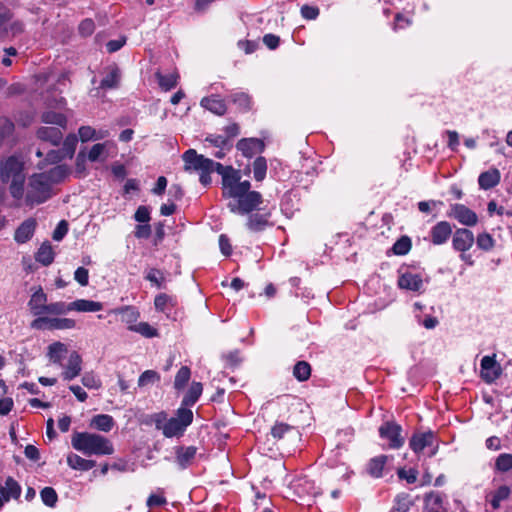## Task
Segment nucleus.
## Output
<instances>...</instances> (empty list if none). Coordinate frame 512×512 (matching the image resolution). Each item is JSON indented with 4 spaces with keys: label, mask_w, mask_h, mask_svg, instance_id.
<instances>
[{
    "label": "nucleus",
    "mask_w": 512,
    "mask_h": 512,
    "mask_svg": "<svg viewBox=\"0 0 512 512\" xmlns=\"http://www.w3.org/2000/svg\"><path fill=\"white\" fill-rule=\"evenodd\" d=\"M134 234L137 238L147 239L151 235V226L148 223L137 225Z\"/></svg>",
    "instance_id": "nucleus-63"
},
{
    "label": "nucleus",
    "mask_w": 512,
    "mask_h": 512,
    "mask_svg": "<svg viewBox=\"0 0 512 512\" xmlns=\"http://www.w3.org/2000/svg\"><path fill=\"white\" fill-rule=\"evenodd\" d=\"M434 440L435 436L432 432L420 433L411 438L409 445L414 452L419 453L426 447L433 446Z\"/></svg>",
    "instance_id": "nucleus-18"
},
{
    "label": "nucleus",
    "mask_w": 512,
    "mask_h": 512,
    "mask_svg": "<svg viewBox=\"0 0 512 512\" xmlns=\"http://www.w3.org/2000/svg\"><path fill=\"white\" fill-rule=\"evenodd\" d=\"M47 304V295L44 293L42 288H38L35 291L30 300L28 301V307L34 316L45 317V309Z\"/></svg>",
    "instance_id": "nucleus-14"
},
{
    "label": "nucleus",
    "mask_w": 512,
    "mask_h": 512,
    "mask_svg": "<svg viewBox=\"0 0 512 512\" xmlns=\"http://www.w3.org/2000/svg\"><path fill=\"white\" fill-rule=\"evenodd\" d=\"M160 379L158 373L153 370H146L143 372L138 379V386L145 387L148 384L155 383Z\"/></svg>",
    "instance_id": "nucleus-49"
},
{
    "label": "nucleus",
    "mask_w": 512,
    "mask_h": 512,
    "mask_svg": "<svg viewBox=\"0 0 512 512\" xmlns=\"http://www.w3.org/2000/svg\"><path fill=\"white\" fill-rule=\"evenodd\" d=\"M70 311L69 304L64 302H54L46 304L45 314L62 315Z\"/></svg>",
    "instance_id": "nucleus-47"
},
{
    "label": "nucleus",
    "mask_w": 512,
    "mask_h": 512,
    "mask_svg": "<svg viewBox=\"0 0 512 512\" xmlns=\"http://www.w3.org/2000/svg\"><path fill=\"white\" fill-rule=\"evenodd\" d=\"M95 30V24L91 19H85L79 24V32L83 36H90Z\"/></svg>",
    "instance_id": "nucleus-58"
},
{
    "label": "nucleus",
    "mask_w": 512,
    "mask_h": 512,
    "mask_svg": "<svg viewBox=\"0 0 512 512\" xmlns=\"http://www.w3.org/2000/svg\"><path fill=\"white\" fill-rule=\"evenodd\" d=\"M201 106L218 116L224 115L227 110L224 100L215 95L204 97L201 100Z\"/></svg>",
    "instance_id": "nucleus-19"
},
{
    "label": "nucleus",
    "mask_w": 512,
    "mask_h": 512,
    "mask_svg": "<svg viewBox=\"0 0 512 512\" xmlns=\"http://www.w3.org/2000/svg\"><path fill=\"white\" fill-rule=\"evenodd\" d=\"M473 233L466 228H459L453 236V246L456 250L465 252L469 250L474 243Z\"/></svg>",
    "instance_id": "nucleus-12"
},
{
    "label": "nucleus",
    "mask_w": 512,
    "mask_h": 512,
    "mask_svg": "<svg viewBox=\"0 0 512 512\" xmlns=\"http://www.w3.org/2000/svg\"><path fill=\"white\" fill-rule=\"evenodd\" d=\"M105 151V144L98 143L92 146L88 153V159L92 162L100 159L101 155Z\"/></svg>",
    "instance_id": "nucleus-57"
},
{
    "label": "nucleus",
    "mask_w": 512,
    "mask_h": 512,
    "mask_svg": "<svg viewBox=\"0 0 512 512\" xmlns=\"http://www.w3.org/2000/svg\"><path fill=\"white\" fill-rule=\"evenodd\" d=\"M295 434L298 436L296 429L286 423H276L271 429V435L276 440H281L285 435Z\"/></svg>",
    "instance_id": "nucleus-36"
},
{
    "label": "nucleus",
    "mask_w": 512,
    "mask_h": 512,
    "mask_svg": "<svg viewBox=\"0 0 512 512\" xmlns=\"http://www.w3.org/2000/svg\"><path fill=\"white\" fill-rule=\"evenodd\" d=\"M301 15L305 19L313 20L319 15V9L315 6L304 5L301 8Z\"/></svg>",
    "instance_id": "nucleus-61"
},
{
    "label": "nucleus",
    "mask_w": 512,
    "mask_h": 512,
    "mask_svg": "<svg viewBox=\"0 0 512 512\" xmlns=\"http://www.w3.org/2000/svg\"><path fill=\"white\" fill-rule=\"evenodd\" d=\"M73 448L85 455H111L114 447L106 437L88 432H75L71 439Z\"/></svg>",
    "instance_id": "nucleus-2"
},
{
    "label": "nucleus",
    "mask_w": 512,
    "mask_h": 512,
    "mask_svg": "<svg viewBox=\"0 0 512 512\" xmlns=\"http://www.w3.org/2000/svg\"><path fill=\"white\" fill-rule=\"evenodd\" d=\"M216 172L222 176L223 197L232 198L234 195H241L251 188L249 181H240V175L232 166L217 164Z\"/></svg>",
    "instance_id": "nucleus-3"
},
{
    "label": "nucleus",
    "mask_w": 512,
    "mask_h": 512,
    "mask_svg": "<svg viewBox=\"0 0 512 512\" xmlns=\"http://www.w3.org/2000/svg\"><path fill=\"white\" fill-rule=\"evenodd\" d=\"M79 136L82 142L95 139L96 131L90 126H82L79 128Z\"/></svg>",
    "instance_id": "nucleus-60"
},
{
    "label": "nucleus",
    "mask_w": 512,
    "mask_h": 512,
    "mask_svg": "<svg viewBox=\"0 0 512 512\" xmlns=\"http://www.w3.org/2000/svg\"><path fill=\"white\" fill-rule=\"evenodd\" d=\"M411 505L408 496L399 495L396 498V510L400 512H407Z\"/></svg>",
    "instance_id": "nucleus-64"
},
{
    "label": "nucleus",
    "mask_w": 512,
    "mask_h": 512,
    "mask_svg": "<svg viewBox=\"0 0 512 512\" xmlns=\"http://www.w3.org/2000/svg\"><path fill=\"white\" fill-rule=\"evenodd\" d=\"M156 77L158 79V83L162 89L165 91L171 90L177 85L178 75L177 74H169V75H162L161 73L157 72Z\"/></svg>",
    "instance_id": "nucleus-42"
},
{
    "label": "nucleus",
    "mask_w": 512,
    "mask_h": 512,
    "mask_svg": "<svg viewBox=\"0 0 512 512\" xmlns=\"http://www.w3.org/2000/svg\"><path fill=\"white\" fill-rule=\"evenodd\" d=\"M36 227V221L34 219L25 220L15 231L14 239L18 243H25L28 241Z\"/></svg>",
    "instance_id": "nucleus-20"
},
{
    "label": "nucleus",
    "mask_w": 512,
    "mask_h": 512,
    "mask_svg": "<svg viewBox=\"0 0 512 512\" xmlns=\"http://www.w3.org/2000/svg\"><path fill=\"white\" fill-rule=\"evenodd\" d=\"M68 232V223L65 220H62L58 223L57 227L53 231V239L55 241H60Z\"/></svg>",
    "instance_id": "nucleus-56"
},
{
    "label": "nucleus",
    "mask_w": 512,
    "mask_h": 512,
    "mask_svg": "<svg viewBox=\"0 0 512 512\" xmlns=\"http://www.w3.org/2000/svg\"><path fill=\"white\" fill-rule=\"evenodd\" d=\"M176 304V299L168 294L161 293L157 295L154 299V306L157 311L167 312L169 308L174 307Z\"/></svg>",
    "instance_id": "nucleus-34"
},
{
    "label": "nucleus",
    "mask_w": 512,
    "mask_h": 512,
    "mask_svg": "<svg viewBox=\"0 0 512 512\" xmlns=\"http://www.w3.org/2000/svg\"><path fill=\"white\" fill-rule=\"evenodd\" d=\"M152 421L154 422L156 429L162 430L164 433L165 422L168 421L166 412H159L151 416Z\"/></svg>",
    "instance_id": "nucleus-62"
},
{
    "label": "nucleus",
    "mask_w": 512,
    "mask_h": 512,
    "mask_svg": "<svg viewBox=\"0 0 512 512\" xmlns=\"http://www.w3.org/2000/svg\"><path fill=\"white\" fill-rule=\"evenodd\" d=\"M269 213H254L249 216L247 226L252 231L262 230L268 223Z\"/></svg>",
    "instance_id": "nucleus-35"
},
{
    "label": "nucleus",
    "mask_w": 512,
    "mask_h": 512,
    "mask_svg": "<svg viewBox=\"0 0 512 512\" xmlns=\"http://www.w3.org/2000/svg\"><path fill=\"white\" fill-rule=\"evenodd\" d=\"M37 136L39 139L56 146L61 142L63 134L58 127H41L37 131Z\"/></svg>",
    "instance_id": "nucleus-23"
},
{
    "label": "nucleus",
    "mask_w": 512,
    "mask_h": 512,
    "mask_svg": "<svg viewBox=\"0 0 512 512\" xmlns=\"http://www.w3.org/2000/svg\"><path fill=\"white\" fill-rule=\"evenodd\" d=\"M76 325L75 321L70 318H56V317H38L34 319L30 326L36 330H65L72 329Z\"/></svg>",
    "instance_id": "nucleus-8"
},
{
    "label": "nucleus",
    "mask_w": 512,
    "mask_h": 512,
    "mask_svg": "<svg viewBox=\"0 0 512 512\" xmlns=\"http://www.w3.org/2000/svg\"><path fill=\"white\" fill-rule=\"evenodd\" d=\"M236 147L245 157L250 158L263 151L264 143L258 138H243L237 142Z\"/></svg>",
    "instance_id": "nucleus-13"
},
{
    "label": "nucleus",
    "mask_w": 512,
    "mask_h": 512,
    "mask_svg": "<svg viewBox=\"0 0 512 512\" xmlns=\"http://www.w3.org/2000/svg\"><path fill=\"white\" fill-rule=\"evenodd\" d=\"M129 329L131 331L140 333L141 335L151 338L158 335L157 330L149 325L147 322H141L139 324L130 325Z\"/></svg>",
    "instance_id": "nucleus-46"
},
{
    "label": "nucleus",
    "mask_w": 512,
    "mask_h": 512,
    "mask_svg": "<svg viewBox=\"0 0 512 512\" xmlns=\"http://www.w3.org/2000/svg\"><path fill=\"white\" fill-rule=\"evenodd\" d=\"M480 367L481 378L486 383H492L501 376L502 369L501 366L496 362L495 355L484 356L481 359Z\"/></svg>",
    "instance_id": "nucleus-10"
},
{
    "label": "nucleus",
    "mask_w": 512,
    "mask_h": 512,
    "mask_svg": "<svg viewBox=\"0 0 512 512\" xmlns=\"http://www.w3.org/2000/svg\"><path fill=\"white\" fill-rule=\"evenodd\" d=\"M26 174L24 162L16 157L9 156L0 161V182L9 184V191L15 199L22 198Z\"/></svg>",
    "instance_id": "nucleus-1"
},
{
    "label": "nucleus",
    "mask_w": 512,
    "mask_h": 512,
    "mask_svg": "<svg viewBox=\"0 0 512 512\" xmlns=\"http://www.w3.org/2000/svg\"><path fill=\"white\" fill-rule=\"evenodd\" d=\"M193 421V412L185 407L177 409L174 417L165 422L164 436L167 438L182 436Z\"/></svg>",
    "instance_id": "nucleus-5"
},
{
    "label": "nucleus",
    "mask_w": 512,
    "mask_h": 512,
    "mask_svg": "<svg viewBox=\"0 0 512 512\" xmlns=\"http://www.w3.org/2000/svg\"><path fill=\"white\" fill-rule=\"evenodd\" d=\"M145 279L158 289L166 288V277L164 273L156 268H151L146 272Z\"/></svg>",
    "instance_id": "nucleus-33"
},
{
    "label": "nucleus",
    "mask_w": 512,
    "mask_h": 512,
    "mask_svg": "<svg viewBox=\"0 0 512 512\" xmlns=\"http://www.w3.org/2000/svg\"><path fill=\"white\" fill-rule=\"evenodd\" d=\"M67 170L64 166H56L51 169L46 175L49 177V183L59 182L63 177H65Z\"/></svg>",
    "instance_id": "nucleus-52"
},
{
    "label": "nucleus",
    "mask_w": 512,
    "mask_h": 512,
    "mask_svg": "<svg viewBox=\"0 0 512 512\" xmlns=\"http://www.w3.org/2000/svg\"><path fill=\"white\" fill-rule=\"evenodd\" d=\"M66 353L67 347L61 342H54L48 347V357L53 363L61 365V361Z\"/></svg>",
    "instance_id": "nucleus-32"
},
{
    "label": "nucleus",
    "mask_w": 512,
    "mask_h": 512,
    "mask_svg": "<svg viewBox=\"0 0 512 512\" xmlns=\"http://www.w3.org/2000/svg\"><path fill=\"white\" fill-rule=\"evenodd\" d=\"M81 363V356L76 351L71 352L62 373L64 380L70 381L77 377L81 372Z\"/></svg>",
    "instance_id": "nucleus-15"
},
{
    "label": "nucleus",
    "mask_w": 512,
    "mask_h": 512,
    "mask_svg": "<svg viewBox=\"0 0 512 512\" xmlns=\"http://www.w3.org/2000/svg\"><path fill=\"white\" fill-rule=\"evenodd\" d=\"M190 376V369L187 366H182L175 376L174 388L177 390L183 389L188 383Z\"/></svg>",
    "instance_id": "nucleus-40"
},
{
    "label": "nucleus",
    "mask_w": 512,
    "mask_h": 512,
    "mask_svg": "<svg viewBox=\"0 0 512 512\" xmlns=\"http://www.w3.org/2000/svg\"><path fill=\"white\" fill-rule=\"evenodd\" d=\"M81 382L88 389H99L101 387L100 379L93 372H86L82 376Z\"/></svg>",
    "instance_id": "nucleus-50"
},
{
    "label": "nucleus",
    "mask_w": 512,
    "mask_h": 512,
    "mask_svg": "<svg viewBox=\"0 0 512 512\" xmlns=\"http://www.w3.org/2000/svg\"><path fill=\"white\" fill-rule=\"evenodd\" d=\"M476 245L479 249L483 251H490L495 246V240L491 234L483 232L478 234L476 238Z\"/></svg>",
    "instance_id": "nucleus-41"
},
{
    "label": "nucleus",
    "mask_w": 512,
    "mask_h": 512,
    "mask_svg": "<svg viewBox=\"0 0 512 512\" xmlns=\"http://www.w3.org/2000/svg\"><path fill=\"white\" fill-rule=\"evenodd\" d=\"M438 206L443 207V202L437 201H421L418 203V209L423 213H428L430 211H436Z\"/></svg>",
    "instance_id": "nucleus-54"
},
{
    "label": "nucleus",
    "mask_w": 512,
    "mask_h": 512,
    "mask_svg": "<svg viewBox=\"0 0 512 512\" xmlns=\"http://www.w3.org/2000/svg\"><path fill=\"white\" fill-rule=\"evenodd\" d=\"M196 451L197 449L194 446L177 448L176 459L179 466L181 468H185L190 465L192 460L195 458Z\"/></svg>",
    "instance_id": "nucleus-25"
},
{
    "label": "nucleus",
    "mask_w": 512,
    "mask_h": 512,
    "mask_svg": "<svg viewBox=\"0 0 512 512\" xmlns=\"http://www.w3.org/2000/svg\"><path fill=\"white\" fill-rule=\"evenodd\" d=\"M67 464L72 469L88 471L95 466L96 462L94 460L84 459L77 454H69Z\"/></svg>",
    "instance_id": "nucleus-26"
},
{
    "label": "nucleus",
    "mask_w": 512,
    "mask_h": 512,
    "mask_svg": "<svg viewBox=\"0 0 512 512\" xmlns=\"http://www.w3.org/2000/svg\"><path fill=\"white\" fill-rule=\"evenodd\" d=\"M495 469L500 472H508L512 469V454L502 453L495 461Z\"/></svg>",
    "instance_id": "nucleus-45"
},
{
    "label": "nucleus",
    "mask_w": 512,
    "mask_h": 512,
    "mask_svg": "<svg viewBox=\"0 0 512 512\" xmlns=\"http://www.w3.org/2000/svg\"><path fill=\"white\" fill-rule=\"evenodd\" d=\"M105 73L100 88L104 90L117 88L121 79L120 69L116 65H111L105 69Z\"/></svg>",
    "instance_id": "nucleus-17"
},
{
    "label": "nucleus",
    "mask_w": 512,
    "mask_h": 512,
    "mask_svg": "<svg viewBox=\"0 0 512 512\" xmlns=\"http://www.w3.org/2000/svg\"><path fill=\"white\" fill-rule=\"evenodd\" d=\"M411 248V241L408 237H402L393 245V251L397 255H405Z\"/></svg>",
    "instance_id": "nucleus-51"
},
{
    "label": "nucleus",
    "mask_w": 512,
    "mask_h": 512,
    "mask_svg": "<svg viewBox=\"0 0 512 512\" xmlns=\"http://www.w3.org/2000/svg\"><path fill=\"white\" fill-rule=\"evenodd\" d=\"M511 493V490L508 486L502 485L500 486L492 495L490 500L491 506L493 509H498L502 501L506 500Z\"/></svg>",
    "instance_id": "nucleus-38"
},
{
    "label": "nucleus",
    "mask_w": 512,
    "mask_h": 512,
    "mask_svg": "<svg viewBox=\"0 0 512 512\" xmlns=\"http://www.w3.org/2000/svg\"><path fill=\"white\" fill-rule=\"evenodd\" d=\"M398 285L402 289L420 291L423 286L422 278L412 273L402 274L398 279Z\"/></svg>",
    "instance_id": "nucleus-21"
},
{
    "label": "nucleus",
    "mask_w": 512,
    "mask_h": 512,
    "mask_svg": "<svg viewBox=\"0 0 512 512\" xmlns=\"http://www.w3.org/2000/svg\"><path fill=\"white\" fill-rule=\"evenodd\" d=\"M267 162L264 157H257L253 162V174L257 181H262L266 176Z\"/></svg>",
    "instance_id": "nucleus-44"
},
{
    "label": "nucleus",
    "mask_w": 512,
    "mask_h": 512,
    "mask_svg": "<svg viewBox=\"0 0 512 512\" xmlns=\"http://www.w3.org/2000/svg\"><path fill=\"white\" fill-rule=\"evenodd\" d=\"M122 319L124 322H126L127 324L130 325H133V323L138 319L139 317V313L134 309V308H131V307H126L124 308L122 311Z\"/></svg>",
    "instance_id": "nucleus-53"
},
{
    "label": "nucleus",
    "mask_w": 512,
    "mask_h": 512,
    "mask_svg": "<svg viewBox=\"0 0 512 512\" xmlns=\"http://www.w3.org/2000/svg\"><path fill=\"white\" fill-rule=\"evenodd\" d=\"M230 98L242 111H248L251 108V98L244 92L232 94Z\"/></svg>",
    "instance_id": "nucleus-43"
},
{
    "label": "nucleus",
    "mask_w": 512,
    "mask_h": 512,
    "mask_svg": "<svg viewBox=\"0 0 512 512\" xmlns=\"http://www.w3.org/2000/svg\"><path fill=\"white\" fill-rule=\"evenodd\" d=\"M115 425L112 416L108 414H99L94 416L90 421V427L103 432H109Z\"/></svg>",
    "instance_id": "nucleus-24"
},
{
    "label": "nucleus",
    "mask_w": 512,
    "mask_h": 512,
    "mask_svg": "<svg viewBox=\"0 0 512 512\" xmlns=\"http://www.w3.org/2000/svg\"><path fill=\"white\" fill-rule=\"evenodd\" d=\"M74 279L81 285V286H87L88 285V279L89 274L88 270L84 267H79L74 273Z\"/></svg>",
    "instance_id": "nucleus-59"
},
{
    "label": "nucleus",
    "mask_w": 512,
    "mask_h": 512,
    "mask_svg": "<svg viewBox=\"0 0 512 512\" xmlns=\"http://www.w3.org/2000/svg\"><path fill=\"white\" fill-rule=\"evenodd\" d=\"M387 460L388 457L385 455H380L375 458H372L367 466L368 473L375 478L381 477Z\"/></svg>",
    "instance_id": "nucleus-30"
},
{
    "label": "nucleus",
    "mask_w": 512,
    "mask_h": 512,
    "mask_svg": "<svg viewBox=\"0 0 512 512\" xmlns=\"http://www.w3.org/2000/svg\"><path fill=\"white\" fill-rule=\"evenodd\" d=\"M203 386L200 382H192L189 390L187 391L186 395L184 396L182 400V406L181 407H189L193 406L200 395L202 394Z\"/></svg>",
    "instance_id": "nucleus-27"
},
{
    "label": "nucleus",
    "mask_w": 512,
    "mask_h": 512,
    "mask_svg": "<svg viewBox=\"0 0 512 512\" xmlns=\"http://www.w3.org/2000/svg\"><path fill=\"white\" fill-rule=\"evenodd\" d=\"M184 169L186 171H196L199 174L204 171H216L217 162L197 154L194 149L187 150L183 156Z\"/></svg>",
    "instance_id": "nucleus-7"
},
{
    "label": "nucleus",
    "mask_w": 512,
    "mask_h": 512,
    "mask_svg": "<svg viewBox=\"0 0 512 512\" xmlns=\"http://www.w3.org/2000/svg\"><path fill=\"white\" fill-rule=\"evenodd\" d=\"M41 119L46 124H55L60 127L66 126V117L61 114L54 111H46L42 114Z\"/></svg>",
    "instance_id": "nucleus-37"
},
{
    "label": "nucleus",
    "mask_w": 512,
    "mask_h": 512,
    "mask_svg": "<svg viewBox=\"0 0 512 512\" xmlns=\"http://www.w3.org/2000/svg\"><path fill=\"white\" fill-rule=\"evenodd\" d=\"M40 495L43 503L49 507H54L58 500L57 493L52 487H45Z\"/></svg>",
    "instance_id": "nucleus-48"
},
{
    "label": "nucleus",
    "mask_w": 512,
    "mask_h": 512,
    "mask_svg": "<svg viewBox=\"0 0 512 512\" xmlns=\"http://www.w3.org/2000/svg\"><path fill=\"white\" fill-rule=\"evenodd\" d=\"M402 428L396 423L386 422L379 428L380 436L389 441L391 448H400L404 444V437L401 436Z\"/></svg>",
    "instance_id": "nucleus-9"
},
{
    "label": "nucleus",
    "mask_w": 512,
    "mask_h": 512,
    "mask_svg": "<svg viewBox=\"0 0 512 512\" xmlns=\"http://www.w3.org/2000/svg\"><path fill=\"white\" fill-rule=\"evenodd\" d=\"M50 186L46 173L32 175L27 188V201L36 204L46 201L50 197Z\"/></svg>",
    "instance_id": "nucleus-4"
},
{
    "label": "nucleus",
    "mask_w": 512,
    "mask_h": 512,
    "mask_svg": "<svg viewBox=\"0 0 512 512\" xmlns=\"http://www.w3.org/2000/svg\"><path fill=\"white\" fill-rule=\"evenodd\" d=\"M0 492L5 501H9L11 498L17 499L21 493L20 485L11 477H9L5 486L0 489Z\"/></svg>",
    "instance_id": "nucleus-28"
},
{
    "label": "nucleus",
    "mask_w": 512,
    "mask_h": 512,
    "mask_svg": "<svg viewBox=\"0 0 512 512\" xmlns=\"http://www.w3.org/2000/svg\"><path fill=\"white\" fill-rule=\"evenodd\" d=\"M136 221L140 223H148L150 221V211L146 206H139L134 214Z\"/></svg>",
    "instance_id": "nucleus-55"
},
{
    "label": "nucleus",
    "mask_w": 512,
    "mask_h": 512,
    "mask_svg": "<svg viewBox=\"0 0 512 512\" xmlns=\"http://www.w3.org/2000/svg\"><path fill=\"white\" fill-rule=\"evenodd\" d=\"M501 173L500 171L492 167L487 171L482 172L478 177L479 187L483 190H489L494 188L500 183Z\"/></svg>",
    "instance_id": "nucleus-16"
},
{
    "label": "nucleus",
    "mask_w": 512,
    "mask_h": 512,
    "mask_svg": "<svg viewBox=\"0 0 512 512\" xmlns=\"http://www.w3.org/2000/svg\"><path fill=\"white\" fill-rule=\"evenodd\" d=\"M69 308L70 311L97 312L103 309V305L97 301L78 299L69 303Z\"/></svg>",
    "instance_id": "nucleus-22"
},
{
    "label": "nucleus",
    "mask_w": 512,
    "mask_h": 512,
    "mask_svg": "<svg viewBox=\"0 0 512 512\" xmlns=\"http://www.w3.org/2000/svg\"><path fill=\"white\" fill-rule=\"evenodd\" d=\"M432 242L435 245H441L446 242L448 238V223L442 221L433 227L431 231Z\"/></svg>",
    "instance_id": "nucleus-31"
},
{
    "label": "nucleus",
    "mask_w": 512,
    "mask_h": 512,
    "mask_svg": "<svg viewBox=\"0 0 512 512\" xmlns=\"http://www.w3.org/2000/svg\"><path fill=\"white\" fill-rule=\"evenodd\" d=\"M293 375L299 381H306L311 375V367L306 361H299L295 364Z\"/></svg>",
    "instance_id": "nucleus-39"
},
{
    "label": "nucleus",
    "mask_w": 512,
    "mask_h": 512,
    "mask_svg": "<svg viewBox=\"0 0 512 512\" xmlns=\"http://www.w3.org/2000/svg\"><path fill=\"white\" fill-rule=\"evenodd\" d=\"M35 259L44 266L50 265L54 260V251L49 242L43 243L38 249Z\"/></svg>",
    "instance_id": "nucleus-29"
},
{
    "label": "nucleus",
    "mask_w": 512,
    "mask_h": 512,
    "mask_svg": "<svg viewBox=\"0 0 512 512\" xmlns=\"http://www.w3.org/2000/svg\"><path fill=\"white\" fill-rule=\"evenodd\" d=\"M452 215L465 226H475L478 222L477 214L463 204H455L452 207Z\"/></svg>",
    "instance_id": "nucleus-11"
},
{
    "label": "nucleus",
    "mask_w": 512,
    "mask_h": 512,
    "mask_svg": "<svg viewBox=\"0 0 512 512\" xmlns=\"http://www.w3.org/2000/svg\"><path fill=\"white\" fill-rule=\"evenodd\" d=\"M241 195H234V200L228 203V208L233 213L248 214L262 203V196L257 191H245Z\"/></svg>",
    "instance_id": "nucleus-6"
}]
</instances>
